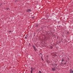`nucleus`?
I'll return each instance as SVG.
<instances>
[{
    "label": "nucleus",
    "mask_w": 73,
    "mask_h": 73,
    "mask_svg": "<svg viewBox=\"0 0 73 73\" xmlns=\"http://www.w3.org/2000/svg\"><path fill=\"white\" fill-rule=\"evenodd\" d=\"M70 73H73V70L71 69L70 70Z\"/></svg>",
    "instance_id": "obj_1"
},
{
    "label": "nucleus",
    "mask_w": 73,
    "mask_h": 73,
    "mask_svg": "<svg viewBox=\"0 0 73 73\" xmlns=\"http://www.w3.org/2000/svg\"><path fill=\"white\" fill-rule=\"evenodd\" d=\"M52 70L53 71H54V70H56V69H55V68H52Z\"/></svg>",
    "instance_id": "obj_2"
},
{
    "label": "nucleus",
    "mask_w": 73,
    "mask_h": 73,
    "mask_svg": "<svg viewBox=\"0 0 73 73\" xmlns=\"http://www.w3.org/2000/svg\"><path fill=\"white\" fill-rule=\"evenodd\" d=\"M26 12H31V10L28 9L26 11Z\"/></svg>",
    "instance_id": "obj_3"
},
{
    "label": "nucleus",
    "mask_w": 73,
    "mask_h": 73,
    "mask_svg": "<svg viewBox=\"0 0 73 73\" xmlns=\"http://www.w3.org/2000/svg\"><path fill=\"white\" fill-rule=\"evenodd\" d=\"M33 48L35 50H36V47H35V46H33Z\"/></svg>",
    "instance_id": "obj_4"
},
{
    "label": "nucleus",
    "mask_w": 73,
    "mask_h": 73,
    "mask_svg": "<svg viewBox=\"0 0 73 73\" xmlns=\"http://www.w3.org/2000/svg\"><path fill=\"white\" fill-rule=\"evenodd\" d=\"M64 61V58H62V62Z\"/></svg>",
    "instance_id": "obj_5"
},
{
    "label": "nucleus",
    "mask_w": 73,
    "mask_h": 73,
    "mask_svg": "<svg viewBox=\"0 0 73 73\" xmlns=\"http://www.w3.org/2000/svg\"><path fill=\"white\" fill-rule=\"evenodd\" d=\"M25 39H27V37H25Z\"/></svg>",
    "instance_id": "obj_6"
},
{
    "label": "nucleus",
    "mask_w": 73,
    "mask_h": 73,
    "mask_svg": "<svg viewBox=\"0 0 73 73\" xmlns=\"http://www.w3.org/2000/svg\"><path fill=\"white\" fill-rule=\"evenodd\" d=\"M9 32H10V33H11V31H9Z\"/></svg>",
    "instance_id": "obj_7"
},
{
    "label": "nucleus",
    "mask_w": 73,
    "mask_h": 73,
    "mask_svg": "<svg viewBox=\"0 0 73 73\" xmlns=\"http://www.w3.org/2000/svg\"><path fill=\"white\" fill-rule=\"evenodd\" d=\"M66 62H65V63H64V65H65L66 64Z\"/></svg>",
    "instance_id": "obj_8"
},
{
    "label": "nucleus",
    "mask_w": 73,
    "mask_h": 73,
    "mask_svg": "<svg viewBox=\"0 0 73 73\" xmlns=\"http://www.w3.org/2000/svg\"><path fill=\"white\" fill-rule=\"evenodd\" d=\"M61 64H63V63H62V62H61Z\"/></svg>",
    "instance_id": "obj_9"
},
{
    "label": "nucleus",
    "mask_w": 73,
    "mask_h": 73,
    "mask_svg": "<svg viewBox=\"0 0 73 73\" xmlns=\"http://www.w3.org/2000/svg\"><path fill=\"white\" fill-rule=\"evenodd\" d=\"M53 48V47H52L51 48V49H52Z\"/></svg>",
    "instance_id": "obj_10"
},
{
    "label": "nucleus",
    "mask_w": 73,
    "mask_h": 73,
    "mask_svg": "<svg viewBox=\"0 0 73 73\" xmlns=\"http://www.w3.org/2000/svg\"><path fill=\"white\" fill-rule=\"evenodd\" d=\"M7 9V10H8V9H9V8H8Z\"/></svg>",
    "instance_id": "obj_11"
},
{
    "label": "nucleus",
    "mask_w": 73,
    "mask_h": 73,
    "mask_svg": "<svg viewBox=\"0 0 73 73\" xmlns=\"http://www.w3.org/2000/svg\"><path fill=\"white\" fill-rule=\"evenodd\" d=\"M42 60H43V59L42 58Z\"/></svg>",
    "instance_id": "obj_12"
},
{
    "label": "nucleus",
    "mask_w": 73,
    "mask_h": 73,
    "mask_svg": "<svg viewBox=\"0 0 73 73\" xmlns=\"http://www.w3.org/2000/svg\"><path fill=\"white\" fill-rule=\"evenodd\" d=\"M41 58H42V56H41Z\"/></svg>",
    "instance_id": "obj_13"
},
{
    "label": "nucleus",
    "mask_w": 73,
    "mask_h": 73,
    "mask_svg": "<svg viewBox=\"0 0 73 73\" xmlns=\"http://www.w3.org/2000/svg\"><path fill=\"white\" fill-rule=\"evenodd\" d=\"M29 44V45H31L30 44Z\"/></svg>",
    "instance_id": "obj_14"
}]
</instances>
